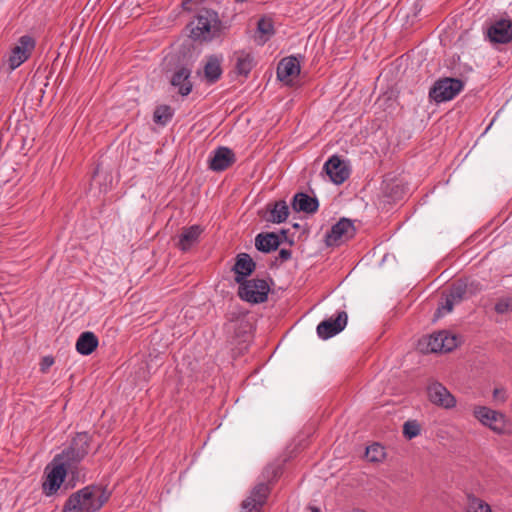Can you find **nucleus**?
<instances>
[{
	"instance_id": "1",
	"label": "nucleus",
	"mask_w": 512,
	"mask_h": 512,
	"mask_svg": "<svg viewBox=\"0 0 512 512\" xmlns=\"http://www.w3.org/2000/svg\"><path fill=\"white\" fill-rule=\"evenodd\" d=\"M110 493L101 486L88 485L66 500L62 512H96L109 500Z\"/></svg>"
},
{
	"instance_id": "2",
	"label": "nucleus",
	"mask_w": 512,
	"mask_h": 512,
	"mask_svg": "<svg viewBox=\"0 0 512 512\" xmlns=\"http://www.w3.org/2000/svg\"><path fill=\"white\" fill-rule=\"evenodd\" d=\"M90 449V436L86 432L77 433L72 439L70 446L63 450L61 454L56 455V461L61 460L71 469L76 468Z\"/></svg>"
},
{
	"instance_id": "3",
	"label": "nucleus",
	"mask_w": 512,
	"mask_h": 512,
	"mask_svg": "<svg viewBox=\"0 0 512 512\" xmlns=\"http://www.w3.org/2000/svg\"><path fill=\"white\" fill-rule=\"evenodd\" d=\"M464 88L462 80L457 78L444 77L438 79L429 91V97L437 103L450 101L455 98Z\"/></svg>"
},
{
	"instance_id": "4",
	"label": "nucleus",
	"mask_w": 512,
	"mask_h": 512,
	"mask_svg": "<svg viewBox=\"0 0 512 512\" xmlns=\"http://www.w3.org/2000/svg\"><path fill=\"white\" fill-rule=\"evenodd\" d=\"M270 287L264 279H251L239 283V297L249 303L257 304L265 302L268 298Z\"/></svg>"
},
{
	"instance_id": "5",
	"label": "nucleus",
	"mask_w": 512,
	"mask_h": 512,
	"mask_svg": "<svg viewBox=\"0 0 512 512\" xmlns=\"http://www.w3.org/2000/svg\"><path fill=\"white\" fill-rule=\"evenodd\" d=\"M473 416L483 425L497 434H504L507 429L506 416L486 406H474Z\"/></svg>"
},
{
	"instance_id": "6",
	"label": "nucleus",
	"mask_w": 512,
	"mask_h": 512,
	"mask_svg": "<svg viewBox=\"0 0 512 512\" xmlns=\"http://www.w3.org/2000/svg\"><path fill=\"white\" fill-rule=\"evenodd\" d=\"M71 470L64 462L56 461L54 457L51 464L46 467V478L42 484L44 494L46 496L55 494L64 482L67 472Z\"/></svg>"
},
{
	"instance_id": "7",
	"label": "nucleus",
	"mask_w": 512,
	"mask_h": 512,
	"mask_svg": "<svg viewBox=\"0 0 512 512\" xmlns=\"http://www.w3.org/2000/svg\"><path fill=\"white\" fill-rule=\"evenodd\" d=\"M36 46L35 39L30 35L21 36L16 45L11 49L7 58L9 70L13 71L27 61Z\"/></svg>"
},
{
	"instance_id": "8",
	"label": "nucleus",
	"mask_w": 512,
	"mask_h": 512,
	"mask_svg": "<svg viewBox=\"0 0 512 512\" xmlns=\"http://www.w3.org/2000/svg\"><path fill=\"white\" fill-rule=\"evenodd\" d=\"M217 23V14L215 12L204 10L190 22V33L194 39L208 40L211 38V29Z\"/></svg>"
},
{
	"instance_id": "9",
	"label": "nucleus",
	"mask_w": 512,
	"mask_h": 512,
	"mask_svg": "<svg viewBox=\"0 0 512 512\" xmlns=\"http://www.w3.org/2000/svg\"><path fill=\"white\" fill-rule=\"evenodd\" d=\"M355 231L353 222L350 219L341 218L326 234L325 242L327 246H338L353 238Z\"/></svg>"
},
{
	"instance_id": "10",
	"label": "nucleus",
	"mask_w": 512,
	"mask_h": 512,
	"mask_svg": "<svg viewBox=\"0 0 512 512\" xmlns=\"http://www.w3.org/2000/svg\"><path fill=\"white\" fill-rule=\"evenodd\" d=\"M424 342L426 344L425 351L431 353L449 352L457 346L456 336L447 331L433 333L425 338Z\"/></svg>"
},
{
	"instance_id": "11",
	"label": "nucleus",
	"mask_w": 512,
	"mask_h": 512,
	"mask_svg": "<svg viewBox=\"0 0 512 512\" xmlns=\"http://www.w3.org/2000/svg\"><path fill=\"white\" fill-rule=\"evenodd\" d=\"M347 320V313L345 311H339L335 318L331 317L320 322L316 329L318 337L327 340L337 335L344 330L347 325Z\"/></svg>"
},
{
	"instance_id": "12",
	"label": "nucleus",
	"mask_w": 512,
	"mask_h": 512,
	"mask_svg": "<svg viewBox=\"0 0 512 512\" xmlns=\"http://www.w3.org/2000/svg\"><path fill=\"white\" fill-rule=\"evenodd\" d=\"M269 494L270 487L267 483L262 482L255 485L251 490L250 495L243 500L241 509L249 508L252 511L261 512Z\"/></svg>"
},
{
	"instance_id": "13",
	"label": "nucleus",
	"mask_w": 512,
	"mask_h": 512,
	"mask_svg": "<svg viewBox=\"0 0 512 512\" xmlns=\"http://www.w3.org/2000/svg\"><path fill=\"white\" fill-rule=\"evenodd\" d=\"M427 391L429 400L437 406L450 409L456 405L455 397L439 382L430 384Z\"/></svg>"
},
{
	"instance_id": "14",
	"label": "nucleus",
	"mask_w": 512,
	"mask_h": 512,
	"mask_svg": "<svg viewBox=\"0 0 512 512\" xmlns=\"http://www.w3.org/2000/svg\"><path fill=\"white\" fill-rule=\"evenodd\" d=\"M324 170L330 180L337 185L345 182L350 175V170L346 163L336 155H333L328 159L324 164Z\"/></svg>"
},
{
	"instance_id": "15",
	"label": "nucleus",
	"mask_w": 512,
	"mask_h": 512,
	"mask_svg": "<svg viewBox=\"0 0 512 512\" xmlns=\"http://www.w3.org/2000/svg\"><path fill=\"white\" fill-rule=\"evenodd\" d=\"M487 36L493 43L506 44L512 40V21L501 19L493 23L487 30Z\"/></svg>"
},
{
	"instance_id": "16",
	"label": "nucleus",
	"mask_w": 512,
	"mask_h": 512,
	"mask_svg": "<svg viewBox=\"0 0 512 512\" xmlns=\"http://www.w3.org/2000/svg\"><path fill=\"white\" fill-rule=\"evenodd\" d=\"M235 154L227 147H219L213 152L209 160V168L221 172L229 168L235 162Z\"/></svg>"
},
{
	"instance_id": "17",
	"label": "nucleus",
	"mask_w": 512,
	"mask_h": 512,
	"mask_svg": "<svg viewBox=\"0 0 512 512\" xmlns=\"http://www.w3.org/2000/svg\"><path fill=\"white\" fill-rule=\"evenodd\" d=\"M256 264L247 253H240L236 257V262L233 266L235 273V281L239 284L246 281L247 277L255 270Z\"/></svg>"
},
{
	"instance_id": "18",
	"label": "nucleus",
	"mask_w": 512,
	"mask_h": 512,
	"mask_svg": "<svg viewBox=\"0 0 512 512\" xmlns=\"http://www.w3.org/2000/svg\"><path fill=\"white\" fill-rule=\"evenodd\" d=\"M202 232L203 228L200 225H192L190 227L183 228L178 237V242L176 244L177 247L181 251L187 252L199 242Z\"/></svg>"
},
{
	"instance_id": "19",
	"label": "nucleus",
	"mask_w": 512,
	"mask_h": 512,
	"mask_svg": "<svg viewBox=\"0 0 512 512\" xmlns=\"http://www.w3.org/2000/svg\"><path fill=\"white\" fill-rule=\"evenodd\" d=\"M300 73V64L296 57L283 58L277 67V77L280 81L289 83L293 77Z\"/></svg>"
},
{
	"instance_id": "20",
	"label": "nucleus",
	"mask_w": 512,
	"mask_h": 512,
	"mask_svg": "<svg viewBox=\"0 0 512 512\" xmlns=\"http://www.w3.org/2000/svg\"><path fill=\"white\" fill-rule=\"evenodd\" d=\"M191 70L186 67L177 69L171 78V85L178 88V93L187 96L192 91V82L190 80Z\"/></svg>"
},
{
	"instance_id": "21",
	"label": "nucleus",
	"mask_w": 512,
	"mask_h": 512,
	"mask_svg": "<svg viewBox=\"0 0 512 512\" xmlns=\"http://www.w3.org/2000/svg\"><path fill=\"white\" fill-rule=\"evenodd\" d=\"M319 202L316 197H310L306 193H296L293 197L292 208L297 212L308 214L315 213L318 210Z\"/></svg>"
},
{
	"instance_id": "22",
	"label": "nucleus",
	"mask_w": 512,
	"mask_h": 512,
	"mask_svg": "<svg viewBox=\"0 0 512 512\" xmlns=\"http://www.w3.org/2000/svg\"><path fill=\"white\" fill-rule=\"evenodd\" d=\"M280 245L279 236L274 233H260L255 238L256 248L264 253H269L276 250Z\"/></svg>"
},
{
	"instance_id": "23",
	"label": "nucleus",
	"mask_w": 512,
	"mask_h": 512,
	"mask_svg": "<svg viewBox=\"0 0 512 512\" xmlns=\"http://www.w3.org/2000/svg\"><path fill=\"white\" fill-rule=\"evenodd\" d=\"M222 59L218 56L211 55L207 57V61L204 65V77L210 84L218 81L222 75L221 67Z\"/></svg>"
},
{
	"instance_id": "24",
	"label": "nucleus",
	"mask_w": 512,
	"mask_h": 512,
	"mask_svg": "<svg viewBox=\"0 0 512 512\" xmlns=\"http://www.w3.org/2000/svg\"><path fill=\"white\" fill-rule=\"evenodd\" d=\"M97 336L90 331L80 334L76 342V350L81 355H90L98 346Z\"/></svg>"
},
{
	"instance_id": "25",
	"label": "nucleus",
	"mask_w": 512,
	"mask_h": 512,
	"mask_svg": "<svg viewBox=\"0 0 512 512\" xmlns=\"http://www.w3.org/2000/svg\"><path fill=\"white\" fill-rule=\"evenodd\" d=\"M237 74L247 76L254 66L253 57L250 53L241 51L235 53Z\"/></svg>"
},
{
	"instance_id": "26",
	"label": "nucleus",
	"mask_w": 512,
	"mask_h": 512,
	"mask_svg": "<svg viewBox=\"0 0 512 512\" xmlns=\"http://www.w3.org/2000/svg\"><path fill=\"white\" fill-rule=\"evenodd\" d=\"M289 216V207L283 200L274 204L273 209L270 211L269 220L273 223H282L286 221Z\"/></svg>"
},
{
	"instance_id": "27",
	"label": "nucleus",
	"mask_w": 512,
	"mask_h": 512,
	"mask_svg": "<svg viewBox=\"0 0 512 512\" xmlns=\"http://www.w3.org/2000/svg\"><path fill=\"white\" fill-rule=\"evenodd\" d=\"M465 512H492L488 503L473 495L467 496Z\"/></svg>"
},
{
	"instance_id": "28",
	"label": "nucleus",
	"mask_w": 512,
	"mask_h": 512,
	"mask_svg": "<svg viewBox=\"0 0 512 512\" xmlns=\"http://www.w3.org/2000/svg\"><path fill=\"white\" fill-rule=\"evenodd\" d=\"M173 117V109L168 105L156 107L153 120L155 123L165 126Z\"/></svg>"
},
{
	"instance_id": "29",
	"label": "nucleus",
	"mask_w": 512,
	"mask_h": 512,
	"mask_svg": "<svg viewBox=\"0 0 512 512\" xmlns=\"http://www.w3.org/2000/svg\"><path fill=\"white\" fill-rule=\"evenodd\" d=\"M468 293V285L463 282H456L454 283L449 290V293L447 294L456 302L459 304L463 299L467 297Z\"/></svg>"
},
{
	"instance_id": "30",
	"label": "nucleus",
	"mask_w": 512,
	"mask_h": 512,
	"mask_svg": "<svg viewBox=\"0 0 512 512\" xmlns=\"http://www.w3.org/2000/svg\"><path fill=\"white\" fill-rule=\"evenodd\" d=\"M365 456L370 462H380L385 457L384 448L380 444L374 443L366 448Z\"/></svg>"
},
{
	"instance_id": "31",
	"label": "nucleus",
	"mask_w": 512,
	"mask_h": 512,
	"mask_svg": "<svg viewBox=\"0 0 512 512\" xmlns=\"http://www.w3.org/2000/svg\"><path fill=\"white\" fill-rule=\"evenodd\" d=\"M421 427L416 420L406 421L403 425V435L411 440L420 434Z\"/></svg>"
},
{
	"instance_id": "32",
	"label": "nucleus",
	"mask_w": 512,
	"mask_h": 512,
	"mask_svg": "<svg viewBox=\"0 0 512 512\" xmlns=\"http://www.w3.org/2000/svg\"><path fill=\"white\" fill-rule=\"evenodd\" d=\"M495 311L498 314L512 312V297H504L499 299L495 304Z\"/></svg>"
},
{
	"instance_id": "33",
	"label": "nucleus",
	"mask_w": 512,
	"mask_h": 512,
	"mask_svg": "<svg viewBox=\"0 0 512 512\" xmlns=\"http://www.w3.org/2000/svg\"><path fill=\"white\" fill-rule=\"evenodd\" d=\"M258 31L264 35L273 34V25L269 20L260 19L257 25Z\"/></svg>"
},
{
	"instance_id": "34",
	"label": "nucleus",
	"mask_w": 512,
	"mask_h": 512,
	"mask_svg": "<svg viewBox=\"0 0 512 512\" xmlns=\"http://www.w3.org/2000/svg\"><path fill=\"white\" fill-rule=\"evenodd\" d=\"M457 303L454 302V300H452V298L448 295H446V298H445V301L444 303L438 308V311L437 313L438 314H441L442 311H444V313H450L452 310H453V307L454 305H456Z\"/></svg>"
},
{
	"instance_id": "35",
	"label": "nucleus",
	"mask_w": 512,
	"mask_h": 512,
	"mask_svg": "<svg viewBox=\"0 0 512 512\" xmlns=\"http://www.w3.org/2000/svg\"><path fill=\"white\" fill-rule=\"evenodd\" d=\"M54 364V359L51 356H46L42 359L40 363V370L42 372H47L49 368Z\"/></svg>"
},
{
	"instance_id": "36",
	"label": "nucleus",
	"mask_w": 512,
	"mask_h": 512,
	"mask_svg": "<svg viewBox=\"0 0 512 512\" xmlns=\"http://www.w3.org/2000/svg\"><path fill=\"white\" fill-rule=\"evenodd\" d=\"M493 398L501 403L506 401V393L504 389L495 388L493 391Z\"/></svg>"
},
{
	"instance_id": "37",
	"label": "nucleus",
	"mask_w": 512,
	"mask_h": 512,
	"mask_svg": "<svg viewBox=\"0 0 512 512\" xmlns=\"http://www.w3.org/2000/svg\"><path fill=\"white\" fill-rule=\"evenodd\" d=\"M291 256V250L283 248L279 251L277 259L280 260L281 262H285L288 261L291 258Z\"/></svg>"
},
{
	"instance_id": "38",
	"label": "nucleus",
	"mask_w": 512,
	"mask_h": 512,
	"mask_svg": "<svg viewBox=\"0 0 512 512\" xmlns=\"http://www.w3.org/2000/svg\"><path fill=\"white\" fill-rule=\"evenodd\" d=\"M194 0H182V7L185 9V10H191L192 7H191V3L193 2Z\"/></svg>"
},
{
	"instance_id": "39",
	"label": "nucleus",
	"mask_w": 512,
	"mask_h": 512,
	"mask_svg": "<svg viewBox=\"0 0 512 512\" xmlns=\"http://www.w3.org/2000/svg\"><path fill=\"white\" fill-rule=\"evenodd\" d=\"M235 324H239L240 326L244 325V324H248V322L245 320V318H241V319H237L235 321Z\"/></svg>"
},
{
	"instance_id": "40",
	"label": "nucleus",
	"mask_w": 512,
	"mask_h": 512,
	"mask_svg": "<svg viewBox=\"0 0 512 512\" xmlns=\"http://www.w3.org/2000/svg\"><path fill=\"white\" fill-rule=\"evenodd\" d=\"M311 512H320V509L317 507H311Z\"/></svg>"
},
{
	"instance_id": "41",
	"label": "nucleus",
	"mask_w": 512,
	"mask_h": 512,
	"mask_svg": "<svg viewBox=\"0 0 512 512\" xmlns=\"http://www.w3.org/2000/svg\"><path fill=\"white\" fill-rule=\"evenodd\" d=\"M351 512H366V511L363 509H353Z\"/></svg>"
},
{
	"instance_id": "42",
	"label": "nucleus",
	"mask_w": 512,
	"mask_h": 512,
	"mask_svg": "<svg viewBox=\"0 0 512 512\" xmlns=\"http://www.w3.org/2000/svg\"><path fill=\"white\" fill-rule=\"evenodd\" d=\"M241 512H255V511H252L251 509L247 508V509H241Z\"/></svg>"
},
{
	"instance_id": "43",
	"label": "nucleus",
	"mask_w": 512,
	"mask_h": 512,
	"mask_svg": "<svg viewBox=\"0 0 512 512\" xmlns=\"http://www.w3.org/2000/svg\"><path fill=\"white\" fill-rule=\"evenodd\" d=\"M246 0H235L236 3H243L245 2Z\"/></svg>"
}]
</instances>
